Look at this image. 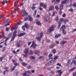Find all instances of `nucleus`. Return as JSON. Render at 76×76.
Returning <instances> with one entry per match:
<instances>
[{"instance_id":"a211bd4d","label":"nucleus","mask_w":76,"mask_h":76,"mask_svg":"<svg viewBox=\"0 0 76 76\" xmlns=\"http://www.w3.org/2000/svg\"><path fill=\"white\" fill-rule=\"evenodd\" d=\"M54 6L53 5H51L49 9L50 10H53L54 9Z\"/></svg>"},{"instance_id":"7ed1b4c3","label":"nucleus","mask_w":76,"mask_h":76,"mask_svg":"<svg viewBox=\"0 0 76 76\" xmlns=\"http://www.w3.org/2000/svg\"><path fill=\"white\" fill-rule=\"evenodd\" d=\"M32 44L31 46V47H33V48H36V47H37V45L36 44H35V42L33 41L32 42Z\"/></svg>"},{"instance_id":"864d4df0","label":"nucleus","mask_w":76,"mask_h":76,"mask_svg":"<svg viewBox=\"0 0 76 76\" xmlns=\"http://www.w3.org/2000/svg\"><path fill=\"white\" fill-rule=\"evenodd\" d=\"M37 10H35L34 11V13L33 14L34 16H35V15H36V14L37 13Z\"/></svg>"},{"instance_id":"49530a36","label":"nucleus","mask_w":76,"mask_h":76,"mask_svg":"<svg viewBox=\"0 0 76 76\" xmlns=\"http://www.w3.org/2000/svg\"><path fill=\"white\" fill-rule=\"evenodd\" d=\"M10 38H8V37H7L5 40V42H7V40H9V39Z\"/></svg>"},{"instance_id":"6e6552de","label":"nucleus","mask_w":76,"mask_h":76,"mask_svg":"<svg viewBox=\"0 0 76 76\" xmlns=\"http://www.w3.org/2000/svg\"><path fill=\"white\" fill-rule=\"evenodd\" d=\"M26 34V33L25 32H23L21 33H20L18 35V36L19 37H22V36H23L24 35H25Z\"/></svg>"},{"instance_id":"aec40b11","label":"nucleus","mask_w":76,"mask_h":76,"mask_svg":"<svg viewBox=\"0 0 76 76\" xmlns=\"http://www.w3.org/2000/svg\"><path fill=\"white\" fill-rule=\"evenodd\" d=\"M8 0H5L4 1H3L2 2V4L3 5H4L5 3H7V2L8 1Z\"/></svg>"},{"instance_id":"423d86ee","label":"nucleus","mask_w":76,"mask_h":76,"mask_svg":"<svg viewBox=\"0 0 76 76\" xmlns=\"http://www.w3.org/2000/svg\"><path fill=\"white\" fill-rule=\"evenodd\" d=\"M56 60H50V64H49L50 65H52V64H54L56 62Z\"/></svg>"},{"instance_id":"9b49d317","label":"nucleus","mask_w":76,"mask_h":76,"mask_svg":"<svg viewBox=\"0 0 76 76\" xmlns=\"http://www.w3.org/2000/svg\"><path fill=\"white\" fill-rule=\"evenodd\" d=\"M29 52V49L28 48H26L24 50V53L25 54H28Z\"/></svg>"},{"instance_id":"412c9836","label":"nucleus","mask_w":76,"mask_h":76,"mask_svg":"<svg viewBox=\"0 0 76 76\" xmlns=\"http://www.w3.org/2000/svg\"><path fill=\"white\" fill-rule=\"evenodd\" d=\"M41 38H41L40 37H36V39H37V41H40Z\"/></svg>"},{"instance_id":"4468645a","label":"nucleus","mask_w":76,"mask_h":76,"mask_svg":"<svg viewBox=\"0 0 76 76\" xmlns=\"http://www.w3.org/2000/svg\"><path fill=\"white\" fill-rule=\"evenodd\" d=\"M17 31L15 30L14 31L13 34V36H15L16 37L17 36V35H16V34H17Z\"/></svg>"},{"instance_id":"680f3d73","label":"nucleus","mask_w":76,"mask_h":76,"mask_svg":"<svg viewBox=\"0 0 76 76\" xmlns=\"http://www.w3.org/2000/svg\"><path fill=\"white\" fill-rule=\"evenodd\" d=\"M73 76H76V72H75L73 73Z\"/></svg>"},{"instance_id":"3c124183","label":"nucleus","mask_w":76,"mask_h":76,"mask_svg":"<svg viewBox=\"0 0 76 76\" xmlns=\"http://www.w3.org/2000/svg\"><path fill=\"white\" fill-rule=\"evenodd\" d=\"M73 7H76V4L75 3H74L73 4Z\"/></svg>"},{"instance_id":"6ab92c4d","label":"nucleus","mask_w":76,"mask_h":76,"mask_svg":"<svg viewBox=\"0 0 76 76\" xmlns=\"http://www.w3.org/2000/svg\"><path fill=\"white\" fill-rule=\"evenodd\" d=\"M39 51L38 50H36L34 52V54H39Z\"/></svg>"},{"instance_id":"c756f323","label":"nucleus","mask_w":76,"mask_h":76,"mask_svg":"<svg viewBox=\"0 0 76 76\" xmlns=\"http://www.w3.org/2000/svg\"><path fill=\"white\" fill-rule=\"evenodd\" d=\"M0 19L2 20L3 19H4V16L3 15H0Z\"/></svg>"},{"instance_id":"ea45409f","label":"nucleus","mask_w":76,"mask_h":76,"mask_svg":"<svg viewBox=\"0 0 76 76\" xmlns=\"http://www.w3.org/2000/svg\"><path fill=\"white\" fill-rule=\"evenodd\" d=\"M27 68V69H30L31 68V67H32L31 66L29 65H28L27 67H26Z\"/></svg>"},{"instance_id":"c85d7f7f","label":"nucleus","mask_w":76,"mask_h":76,"mask_svg":"<svg viewBox=\"0 0 76 76\" xmlns=\"http://www.w3.org/2000/svg\"><path fill=\"white\" fill-rule=\"evenodd\" d=\"M36 24L38 25H41V23L39 21H37L36 22Z\"/></svg>"},{"instance_id":"0e129e2a","label":"nucleus","mask_w":76,"mask_h":76,"mask_svg":"<svg viewBox=\"0 0 76 76\" xmlns=\"http://www.w3.org/2000/svg\"><path fill=\"white\" fill-rule=\"evenodd\" d=\"M44 54L45 56H47L48 55V53L46 52H45L44 53Z\"/></svg>"},{"instance_id":"a878e982","label":"nucleus","mask_w":76,"mask_h":76,"mask_svg":"<svg viewBox=\"0 0 76 76\" xmlns=\"http://www.w3.org/2000/svg\"><path fill=\"white\" fill-rule=\"evenodd\" d=\"M6 50V47H4L3 48L2 51V52H4V51Z\"/></svg>"},{"instance_id":"cd10ccee","label":"nucleus","mask_w":76,"mask_h":76,"mask_svg":"<svg viewBox=\"0 0 76 76\" xmlns=\"http://www.w3.org/2000/svg\"><path fill=\"white\" fill-rule=\"evenodd\" d=\"M59 57V56H56L54 58V60H57V59Z\"/></svg>"},{"instance_id":"79ce46f5","label":"nucleus","mask_w":76,"mask_h":76,"mask_svg":"<svg viewBox=\"0 0 76 76\" xmlns=\"http://www.w3.org/2000/svg\"><path fill=\"white\" fill-rule=\"evenodd\" d=\"M26 20H28V18L26 17L24 18V21H26Z\"/></svg>"},{"instance_id":"774afa93","label":"nucleus","mask_w":76,"mask_h":76,"mask_svg":"<svg viewBox=\"0 0 76 76\" xmlns=\"http://www.w3.org/2000/svg\"><path fill=\"white\" fill-rule=\"evenodd\" d=\"M70 64V63H69V62H67V63L66 64V66H69V65Z\"/></svg>"},{"instance_id":"f03ea898","label":"nucleus","mask_w":76,"mask_h":76,"mask_svg":"<svg viewBox=\"0 0 76 76\" xmlns=\"http://www.w3.org/2000/svg\"><path fill=\"white\" fill-rule=\"evenodd\" d=\"M63 20L64 19L63 18H61L58 21V29H59L60 28V26H61V22L62 21H63Z\"/></svg>"},{"instance_id":"6e6d98bb","label":"nucleus","mask_w":76,"mask_h":76,"mask_svg":"<svg viewBox=\"0 0 76 76\" xmlns=\"http://www.w3.org/2000/svg\"><path fill=\"white\" fill-rule=\"evenodd\" d=\"M30 55H33V51H32V50H31L30 51Z\"/></svg>"},{"instance_id":"4be33fe9","label":"nucleus","mask_w":76,"mask_h":76,"mask_svg":"<svg viewBox=\"0 0 76 76\" xmlns=\"http://www.w3.org/2000/svg\"><path fill=\"white\" fill-rule=\"evenodd\" d=\"M50 62H51V59H49L46 61V63H48V64L49 63L50 64Z\"/></svg>"},{"instance_id":"c9c22d12","label":"nucleus","mask_w":76,"mask_h":76,"mask_svg":"<svg viewBox=\"0 0 76 76\" xmlns=\"http://www.w3.org/2000/svg\"><path fill=\"white\" fill-rule=\"evenodd\" d=\"M39 59H43L44 58V57L43 56H41L39 57Z\"/></svg>"},{"instance_id":"c03bdc74","label":"nucleus","mask_w":76,"mask_h":76,"mask_svg":"<svg viewBox=\"0 0 76 76\" xmlns=\"http://www.w3.org/2000/svg\"><path fill=\"white\" fill-rule=\"evenodd\" d=\"M25 26H22V29L23 31H25Z\"/></svg>"},{"instance_id":"f8f14e48","label":"nucleus","mask_w":76,"mask_h":76,"mask_svg":"<svg viewBox=\"0 0 76 76\" xmlns=\"http://www.w3.org/2000/svg\"><path fill=\"white\" fill-rule=\"evenodd\" d=\"M65 28H66V25H64L61 26V27L60 28V29L61 31H63V30H64Z\"/></svg>"},{"instance_id":"13d9d810","label":"nucleus","mask_w":76,"mask_h":76,"mask_svg":"<svg viewBox=\"0 0 76 76\" xmlns=\"http://www.w3.org/2000/svg\"><path fill=\"white\" fill-rule=\"evenodd\" d=\"M46 41L47 42H49L50 41V39H46Z\"/></svg>"},{"instance_id":"f257e3e1","label":"nucleus","mask_w":76,"mask_h":76,"mask_svg":"<svg viewBox=\"0 0 76 76\" xmlns=\"http://www.w3.org/2000/svg\"><path fill=\"white\" fill-rule=\"evenodd\" d=\"M21 15H25V16H28V13L26 12L24 9H23L21 10Z\"/></svg>"},{"instance_id":"dca6fc26","label":"nucleus","mask_w":76,"mask_h":76,"mask_svg":"<svg viewBox=\"0 0 76 76\" xmlns=\"http://www.w3.org/2000/svg\"><path fill=\"white\" fill-rule=\"evenodd\" d=\"M73 63H74V64H75V65H76V61L75 60L72 61L70 63V65H71V66L72 65Z\"/></svg>"},{"instance_id":"473e14b6","label":"nucleus","mask_w":76,"mask_h":76,"mask_svg":"<svg viewBox=\"0 0 76 76\" xmlns=\"http://www.w3.org/2000/svg\"><path fill=\"white\" fill-rule=\"evenodd\" d=\"M23 56L25 57H28V53H25L23 54Z\"/></svg>"},{"instance_id":"a18cd8bd","label":"nucleus","mask_w":76,"mask_h":76,"mask_svg":"<svg viewBox=\"0 0 76 76\" xmlns=\"http://www.w3.org/2000/svg\"><path fill=\"white\" fill-rule=\"evenodd\" d=\"M53 56V54L50 53L48 56L49 58H51Z\"/></svg>"},{"instance_id":"f704fd0d","label":"nucleus","mask_w":76,"mask_h":76,"mask_svg":"<svg viewBox=\"0 0 76 76\" xmlns=\"http://www.w3.org/2000/svg\"><path fill=\"white\" fill-rule=\"evenodd\" d=\"M43 36V32H42L40 33V37L42 38V36Z\"/></svg>"},{"instance_id":"72a5a7b5","label":"nucleus","mask_w":76,"mask_h":76,"mask_svg":"<svg viewBox=\"0 0 76 76\" xmlns=\"http://www.w3.org/2000/svg\"><path fill=\"white\" fill-rule=\"evenodd\" d=\"M15 37L13 36L12 38H11V42H12V41H13V40H14L15 38Z\"/></svg>"},{"instance_id":"2eb2a0df","label":"nucleus","mask_w":76,"mask_h":76,"mask_svg":"<svg viewBox=\"0 0 76 76\" xmlns=\"http://www.w3.org/2000/svg\"><path fill=\"white\" fill-rule=\"evenodd\" d=\"M28 20L29 21H32V20H33V19L31 16L28 15Z\"/></svg>"},{"instance_id":"338daca9","label":"nucleus","mask_w":76,"mask_h":76,"mask_svg":"<svg viewBox=\"0 0 76 76\" xmlns=\"http://www.w3.org/2000/svg\"><path fill=\"white\" fill-rule=\"evenodd\" d=\"M10 29V27H7L6 28V31H9V30Z\"/></svg>"},{"instance_id":"e433bc0d","label":"nucleus","mask_w":76,"mask_h":76,"mask_svg":"<svg viewBox=\"0 0 76 76\" xmlns=\"http://www.w3.org/2000/svg\"><path fill=\"white\" fill-rule=\"evenodd\" d=\"M40 10V11H42L43 10V9L41 7H39L38 8Z\"/></svg>"},{"instance_id":"69168bd1","label":"nucleus","mask_w":76,"mask_h":76,"mask_svg":"<svg viewBox=\"0 0 76 76\" xmlns=\"http://www.w3.org/2000/svg\"><path fill=\"white\" fill-rule=\"evenodd\" d=\"M58 19H59V18H58L56 17L55 20H56V21H57V20H58Z\"/></svg>"},{"instance_id":"58836bf2","label":"nucleus","mask_w":76,"mask_h":76,"mask_svg":"<svg viewBox=\"0 0 76 76\" xmlns=\"http://www.w3.org/2000/svg\"><path fill=\"white\" fill-rule=\"evenodd\" d=\"M8 38H11V37H12V33H10L8 35Z\"/></svg>"},{"instance_id":"bb28decb","label":"nucleus","mask_w":76,"mask_h":76,"mask_svg":"<svg viewBox=\"0 0 76 76\" xmlns=\"http://www.w3.org/2000/svg\"><path fill=\"white\" fill-rule=\"evenodd\" d=\"M14 64L15 66H19V63L15 62L14 63Z\"/></svg>"},{"instance_id":"de8ad7c7","label":"nucleus","mask_w":76,"mask_h":76,"mask_svg":"<svg viewBox=\"0 0 76 76\" xmlns=\"http://www.w3.org/2000/svg\"><path fill=\"white\" fill-rule=\"evenodd\" d=\"M30 58H31V59H33V60H34L35 58L34 57V56H31L30 57Z\"/></svg>"},{"instance_id":"20e7f679","label":"nucleus","mask_w":76,"mask_h":76,"mask_svg":"<svg viewBox=\"0 0 76 76\" xmlns=\"http://www.w3.org/2000/svg\"><path fill=\"white\" fill-rule=\"evenodd\" d=\"M45 22H48V23H50V20L49 17L48 16H46L45 18Z\"/></svg>"},{"instance_id":"7c9ffc66","label":"nucleus","mask_w":76,"mask_h":76,"mask_svg":"<svg viewBox=\"0 0 76 76\" xmlns=\"http://www.w3.org/2000/svg\"><path fill=\"white\" fill-rule=\"evenodd\" d=\"M21 64L23 66H27V64L25 63L24 62H23L21 63Z\"/></svg>"},{"instance_id":"052dcab7","label":"nucleus","mask_w":76,"mask_h":76,"mask_svg":"<svg viewBox=\"0 0 76 76\" xmlns=\"http://www.w3.org/2000/svg\"><path fill=\"white\" fill-rule=\"evenodd\" d=\"M53 47H54V45H50V48H53Z\"/></svg>"},{"instance_id":"603ef678","label":"nucleus","mask_w":76,"mask_h":76,"mask_svg":"<svg viewBox=\"0 0 76 76\" xmlns=\"http://www.w3.org/2000/svg\"><path fill=\"white\" fill-rule=\"evenodd\" d=\"M61 9H60V11L59 12V15H61V14L62 13V12H61Z\"/></svg>"},{"instance_id":"0eeeda50","label":"nucleus","mask_w":76,"mask_h":76,"mask_svg":"<svg viewBox=\"0 0 76 76\" xmlns=\"http://www.w3.org/2000/svg\"><path fill=\"white\" fill-rule=\"evenodd\" d=\"M67 42L66 41H62L60 42V44L62 45V46L63 47H64V45L65 44H66Z\"/></svg>"},{"instance_id":"4c0bfd02","label":"nucleus","mask_w":76,"mask_h":76,"mask_svg":"<svg viewBox=\"0 0 76 76\" xmlns=\"http://www.w3.org/2000/svg\"><path fill=\"white\" fill-rule=\"evenodd\" d=\"M55 9H56V10H58V9H59L58 7V6H56L55 7Z\"/></svg>"},{"instance_id":"37998d69","label":"nucleus","mask_w":76,"mask_h":76,"mask_svg":"<svg viewBox=\"0 0 76 76\" xmlns=\"http://www.w3.org/2000/svg\"><path fill=\"white\" fill-rule=\"evenodd\" d=\"M3 60V57H0V61H2Z\"/></svg>"},{"instance_id":"8fccbe9b","label":"nucleus","mask_w":76,"mask_h":76,"mask_svg":"<svg viewBox=\"0 0 76 76\" xmlns=\"http://www.w3.org/2000/svg\"><path fill=\"white\" fill-rule=\"evenodd\" d=\"M73 8H71V9H69V12H72V11H73Z\"/></svg>"},{"instance_id":"b1692460","label":"nucleus","mask_w":76,"mask_h":76,"mask_svg":"<svg viewBox=\"0 0 76 76\" xmlns=\"http://www.w3.org/2000/svg\"><path fill=\"white\" fill-rule=\"evenodd\" d=\"M28 73V72H27V71H26L24 72V73H23V76H26V75H27V74Z\"/></svg>"},{"instance_id":"09e8293b","label":"nucleus","mask_w":76,"mask_h":76,"mask_svg":"<svg viewBox=\"0 0 76 76\" xmlns=\"http://www.w3.org/2000/svg\"><path fill=\"white\" fill-rule=\"evenodd\" d=\"M40 7H42L43 6L44 4L42 3H40Z\"/></svg>"},{"instance_id":"ddd939ff","label":"nucleus","mask_w":76,"mask_h":76,"mask_svg":"<svg viewBox=\"0 0 76 76\" xmlns=\"http://www.w3.org/2000/svg\"><path fill=\"white\" fill-rule=\"evenodd\" d=\"M61 34H56L55 36V38L57 39V38H58L59 37H61Z\"/></svg>"},{"instance_id":"9d476101","label":"nucleus","mask_w":76,"mask_h":76,"mask_svg":"<svg viewBox=\"0 0 76 76\" xmlns=\"http://www.w3.org/2000/svg\"><path fill=\"white\" fill-rule=\"evenodd\" d=\"M69 1L68 0H65V1H61V3L62 4H64L65 3L67 4L68 3Z\"/></svg>"},{"instance_id":"4d7b16f0","label":"nucleus","mask_w":76,"mask_h":76,"mask_svg":"<svg viewBox=\"0 0 76 76\" xmlns=\"http://www.w3.org/2000/svg\"><path fill=\"white\" fill-rule=\"evenodd\" d=\"M71 61H72V60L70 59H69L68 60L67 62L70 63Z\"/></svg>"},{"instance_id":"5fc2aeb1","label":"nucleus","mask_w":76,"mask_h":76,"mask_svg":"<svg viewBox=\"0 0 76 76\" xmlns=\"http://www.w3.org/2000/svg\"><path fill=\"white\" fill-rule=\"evenodd\" d=\"M75 69H76V67H74L72 68L71 69H70V71H73V70H74Z\"/></svg>"},{"instance_id":"1a4fd4ad","label":"nucleus","mask_w":76,"mask_h":76,"mask_svg":"<svg viewBox=\"0 0 76 76\" xmlns=\"http://www.w3.org/2000/svg\"><path fill=\"white\" fill-rule=\"evenodd\" d=\"M20 43V42L16 43L15 45V46H16V47H20L21 45Z\"/></svg>"},{"instance_id":"e2e57ef3","label":"nucleus","mask_w":76,"mask_h":76,"mask_svg":"<svg viewBox=\"0 0 76 76\" xmlns=\"http://www.w3.org/2000/svg\"><path fill=\"white\" fill-rule=\"evenodd\" d=\"M18 4V1H17L14 3L15 6H17V5Z\"/></svg>"},{"instance_id":"39448f33","label":"nucleus","mask_w":76,"mask_h":76,"mask_svg":"<svg viewBox=\"0 0 76 76\" xmlns=\"http://www.w3.org/2000/svg\"><path fill=\"white\" fill-rule=\"evenodd\" d=\"M54 30V28L53 27L50 26L49 29V31H48L47 33L48 34H50L51 32L53 31Z\"/></svg>"},{"instance_id":"5701e85b","label":"nucleus","mask_w":76,"mask_h":76,"mask_svg":"<svg viewBox=\"0 0 76 76\" xmlns=\"http://www.w3.org/2000/svg\"><path fill=\"white\" fill-rule=\"evenodd\" d=\"M57 73H59V74L61 75V74H62V73H63V72H61V70H58L57 71Z\"/></svg>"},{"instance_id":"a19ab883","label":"nucleus","mask_w":76,"mask_h":76,"mask_svg":"<svg viewBox=\"0 0 76 76\" xmlns=\"http://www.w3.org/2000/svg\"><path fill=\"white\" fill-rule=\"evenodd\" d=\"M63 4H62L60 6V9H61V10H62V9H63Z\"/></svg>"},{"instance_id":"bf43d9fd","label":"nucleus","mask_w":76,"mask_h":76,"mask_svg":"<svg viewBox=\"0 0 76 76\" xmlns=\"http://www.w3.org/2000/svg\"><path fill=\"white\" fill-rule=\"evenodd\" d=\"M7 58V56L6 55H5L4 57H3V58H4V60H6Z\"/></svg>"},{"instance_id":"2f4dec72","label":"nucleus","mask_w":76,"mask_h":76,"mask_svg":"<svg viewBox=\"0 0 76 76\" xmlns=\"http://www.w3.org/2000/svg\"><path fill=\"white\" fill-rule=\"evenodd\" d=\"M62 31V33L64 35H65L66 33V32L65 31V30H61Z\"/></svg>"},{"instance_id":"f3484780","label":"nucleus","mask_w":76,"mask_h":76,"mask_svg":"<svg viewBox=\"0 0 76 76\" xmlns=\"http://www.w3.org/2000/svg\"><path fill=\"white\" fill-rule=\"evenodd\" d=\"M24 26L27 29H28V28H29V26L28 25L27 23H25L24 24Z\"/></svg>"},{"instance_id":"393cba45","label":"nucleus","mask_w":76,"mask_h":76,"mask_svg":"<svg viewBox=\"0 0 76 76\" xmlns=\"http://www.w3.org/2000/svg\"><path fill=\"white\" fill-rule=\"evenodd\" d=\"M52 52L53 53V54H56V50L54 49L52 50Z\"/></svg>"}]
</instances>
